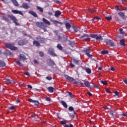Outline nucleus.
<instances>
[{
    "mask_svg": "<svg viewBox=\"0 0 127 127\" xmlns=\"http://www.w3.org/2000/svg\"><path fill=\"white\" fill-rule=\"evenodd\" d=\"M5 46L6 48H8L11 50H17V48L16 47H14L12 44L6 43L5 44Z\"/></svg>",
    "mask_w": 127,
    "mask_h": 127,
    "instance_id": "1",
    "label": "nucleus"
},
{
    "mask_svg": "<svg viewBox=\"0 0 127 127\" xmlns=\"http://www.w3.org/2000/svg\"><path fill=\"white\" fill-rule=\"evenodd\" d=\"M90 37L92 38H95L96 40H99V41H102L103 40V38L101 36H98L97 34H92L90 35Z\"/></svg>",
    "mask_w": 127,
    "mask_h": 127,
    "instance_id": "2",
    "label": "nucleus"
},
{
    "mask_svg": "<svg viewBox=\"0 0 127 127\" xmlns=\"http://www.w3.org/2000/svg\"><path fill=\"white\" fill-rule=\"evenodd\" d=\"M105 43L109 46H110L111 47H113V46H115V44L114 43V42L111 40L109 39H106L105 41Z\"/></svg>",
    "mask_w": 127,
    "mask_h": 127,
    "instance_id": "3",
    "label": "nucleus"
},
{
    "mask_svg": "<svg viewBox=\"0 0 127 127\" xmlns=\"http://www.w3.org/2000/svg\"><path fill=\"white\" fill-rule=\"evenodd\" d=\"M83 51L86 53V55L89 57V58H92V55H91L89 53L91 52V50H90V48H84L83 49Z\"/></svg>",
    "mask_w": 127,
    "mask_h": 127,
    "instance_id": "4",
    "label": "nucleus"
},
{
    "mask_svg": "<svg viewBox=\"0 0 127 127\" xmlns=\"http://www.w3.org/2000/svg\"><path fill=\"white\" fill-rule=\"evenodd\" d=\"M9 18H10V19H11V20H12L13 21V23H15L16 24V25H19V24H18V23H17V20L16 19V18H15V17H14V16L13 15H9L8 16Z\"/></svg>",
    "mask_w": 127,
    "mask_h": 127,
    "instance_id": "5",
    "label": "nucleus"
},
{
    "mask_svg": "<svg viewBox=\"0 0 127 127\" xmlns=\"http://www.w3.org/2000/svg\"><path fill=\"white\" fill-rule=\"evenodd\" d=\"M49 53L50 55H52V56H56V54L54 53V50H53V49H49Z\"/></svg>",
    "mask_w": 127,
    "mask_h": 127,
    "instance_id": "6",
    "label": "nucleus"
},
{
    "mask_svg": "<svg viewBox=\"0 0 127 127\" xmlns=\"http://www.w3.org/2000/svg\"><path fill=\"white\" fill-rule=\"evenodd\" d=\"M28 101L30 103H34L35 106H38V105H39V102H38V101L33 100L31 99H28Z\"/></svg>",
    "mask_w": 127,
    "mask_h": 127,
    "instance_id": "7",
    "label": "nucleus"
},
{
    "mask_svg": "<svg viewBox=\"0 0 127 127\" xmlns=\"http://www.w3.org/2000/svg\"><path fill=\"white\" fill-rule=\"evenodd\" d=\"M19 59H20V60L25 61L26 60V57L25 56V55L22 54H20L19 55Z\"/></svg>",
    "mask_w": 127,
    "mask_h": 127,
    "instance_id": "8",
    "label": "nucleus"
},
{
    "mask_svg": "<svg viewBox=\"0 0 127 127\" xmlns=\"http://www.w3.org/2000/svg\"><path fill=\"white\" fill-rule=\"evenodd\" d=\"M12 12H13V13H15V14H20V15H23L22 12L19 10H12Z\"/></svg>",
    "mask_w": 127,
    "mask_h": 127,
    "instance_id": "9",
    "label": "nucleus"
},
{
    "mask_svg": "<svg viewBox=\"0 0 127 127\" xmlns=\"http://www.w3.org/2000/svg\"><path fill=\"white\" fill-rule=\"evenodd\" d=\"M89 36L88 35L84 34L83 36L80 37V39H83L84 40H90L89 39Z\"/></svg>",
    "mask_w": 127,
    "mask_h": 127,
    "instance_id": "10",
    "label": "nucleus"
},
{
    "mask_svg": "<svg viewBox=\"0 0 127 127\" xmlns=\"http://www.w3.org/2000/svg\"><path fill=\"white\" fill-rule=\"evenodd\" d=\"M64 77L65 78V79H67V80H69V81H71V82H74V81H75V79H74V78L67 75H64Z\"/></svg>",
    "mask_w": 127,
    "mask_h": 127,
    "instance_id": "11",
    "label": "nucleus"
},
{
    "mask_svg": "<svg viewBox=\"0 0 127 127\" xmlns=\"http://www.w3.org/2000/svg\"><path fill=\"white\" fill-rule=\"evenodd\" d=\"M47 90L50 93H53L54 91H55V88L53 87H48Z\"/></svg>",
    "mask_w": 127,
    "mask_h": 127,
    "instance_id": "12",
    "label": "nucleus"
},
{
    "mask_svg": "<svg viewBox=\"0 0 127 127\" xmlns=\"http://www.w3.org/2000/svg\"><path fill=\"white\" fill-rule=\"evenodd\" d=\"M3 82L5 83V84L6 85H8V84H11V81L8 79H4Z\"/></svg>",
    "mask_w": 127,
    "mask_h": 127,
    "instance_id": "13",
    "label": "nucleus"
},
{
    "mask_svg": "<svg viewBox=\"0 0 127 127\" xmlns=\"http://www.w3.org/2000/svg\"><path fill=\"white\" fill-rule=\"evenodd\" d=\"M61 15V12L59 10L56 11L55 16L56 17H59Z\"/></svg>",
    "mask_w": 127,
    "mask_h": 127,
    "instance_id": "14",
    "label": "nucleus"
},
{
    "mask_svg": "<svg viewBox=\"0 0 127 127\" xmlns=\"http://www.w3.org/2000/svg\"><path fill=\"white\" fill-rule=\"evenodd\" d=\"M37 39L38 40V41H40V42H44V41H45V40L44 38H42L40 36L37 37Z\"/></svg>",
    "mask_w": 127,
    "mask_h": 127,
    "instance_id": "15",
    "label": "nucleus"
},
{
    "mask_svg": "<svg viewBox=\"0 0 127 127\" xmlns=\"http://www.w3.org/2000/svg\"><path fill=\"white\" fill-rule=\"evenodd\" d=\"M84 70H85V72L87 73V74H91V73L92 72V70H91V69H90V68L85 67L84 68Z\"/></svg>",
    "mask_w": 127,
    "mask_h": 127,
    "instance_id": "16",
    "label": "nucleus"
},
{
    "mask_svg": "<svg viewBox=\"0 0 127 127\" xmlns=\"http://www.w3.org/2000/svg\"><path fill=\"white\" fill-rule=\"evenodd\" d=\"M21 7H23L25 9H28L29 8V6L27 3H23Z\"/></svg>",
    "mask_w": 127,
    "mask_h": 127,
    "instance_id": "17",
    "label": "nucleus"
},
{
    "mask_svg": "<svg viewBox=\"0 0 127 127\" xmlns=\"http://www.w3.org/2000/svg\"><path fill=\"white\" fill-rule=\"evenodd\" d=\"M29 13H30V14H31L32 15H33V16H34V17H37V14H36V13L32 11H29Z\"/></svg>",
    "mask_w": 127,
    "mask_h": 127,
    "instance_id": "18",
    "label": "nucleus"
},
{
    "mask_svg": "<svg viewBox=\"0 0 127 127\" xmlns=\"http://www.w3.org/2000/svg\"><path fill=\"white\" fill-rule=\"evenodd\" d=\"M88 11H89L90 12H91V13H94L97 11V10H95L94 8H89Z\"/></svg>",
    "mask_w": 127,
    "mask_h": 127,
    "instance_id": "19",
    "label": "nucleus"
},
{
    "mask_svg": "<svg viewBox=\"0 0 127 127\" xmlns=\"http://www.w3.org/2000/svg\"><path fill=\"white\" fill-rule=\"evenodd\" d=\"M26 44V42H25L24 40H21L18 42L19 45H24V44Z\"/></svg>",
    "mask_w": 127,
    "mask_h": 127,
    "instance_id": "20",
    "label": "nucleus"
},
{
    "mask_svg": "<svg viewBox=\"0 0 127 127\" xmlns=\"http://www.w3.org/2000/svg\"><path fill=\"white\" fill-rule=\"evenodd\" d=\"M43 21L45 23H46V24H48V25H50V22L46 20V19L43 18Z\"/></svg>",
    "mask_w": 127,
    "mask_h": 127,
    "instance_id": "21",
    "label": "nucleus"
},
{
    "mask_svg": "<svg viewBox=\"0 0 127 127\" xmlns=\"http://www.w3.org/2000/svg\"><path fill=\"white\" fill-rule=\"evenodd\" d=\"M33 44L37 47L40 46V43H39V42H38L37 41H34L33 42Z\"/></svg>",
    "mask_w": 127,
    "mask_h": 127,
    "instance_id": "22",
    "label": "nucleus"
},
{
    "mask_svg": "<svg viewBox=\"0 0 127 127\" xmlns=\"http://www.w3.org/2000/svg\"><path fill=\"white\" fill-rule=\"evenodd\" d=\"M84 85L87 87V88H90V82L89 81H85L84 82Z\"/></svg>",
    "mask_w": 127,
    "mask_h": 127,
    "instance_id": "23",
    "label": "nucleus"
},
{
    "mask_svg": "<svg viewBox=\"0 0 127 127\" xmlns=\"http://www.w3.org/2000/svg\"><path fill=\"white\" fill-rule=\"evenodd\" d=\"M5 65V63L3 62L2 61L0 60V67H4Z\"/></svg>",
    "mask_w": 127,
    "mask_h": 127,
    "instance_id": "24",
    "label": "nucleus"
},
{
    "mask_svg": "<svg viewBox=\"0 0 127 127\" xmlns=\"http://www.w3.org/2000/svg\"><path fill=\"white\" fill-rule=\"evenodd\" d=\"M15 61L16 63L17 64V65H18L19 66H20L21 67H22V66H23V64H21L20 62H19V61L15 60Z\"/></svg>",
    "mask_w": 127,
    "mask_h": 127,
    "instance_id": "25",
    "label": "nucleus"
},
{
    "mask_svg": "<svg viewBox=\"0 0 127 127\" xmlns=\"http://www.w3.org/2000/svg\"><path fill=\"white\" fill-rule=\"evenodd\" d=\"M118 14L121 16V17L123 18L124 19H125V14L123 13V12H118Z\"/></svg>",
    "mask_w": 127,
    "mask_h": 127,
    "instance_id": "26",
    "label": "nucleus"
},
{
    "mask_svg": "<svg viewBox=\"0 0 127 127\" xmlns=\"http://www.w3.org/2000/svg\"><path fill=\"white\" fill-rule=\"evenodd\" d=\"M61 104L63 105V106H64V108H67V104L66 103V102L62 101H61Z\"/></svg>",
    "mask_w": 127,
    "mask_h": 127,
    "instance_id": "27",
    "label": "nucleus"
},
{
    "mask_svg": "<svg viewBox=\"0 0 127 127\" xmlns=\"http://www.w3.org/2000/svg\"><path fill=\"white\" fill-rule=\"evenodd\" d=\"M13 3L16 6H17L18 5V3H17V1H16V0H11Z\"/></svg>",
    "mask_w": 127,
    "mask_h": 127,
    "instance_id": "28",
    "label": "nucleus"
},
{
    "mask_svg": "<svg viewBox=\"0 0 127 127\" xmlns=\"http://www.w3.org/2000/svg\"><path fill=\"white\" fill-rule=\"evenodd\" d=\"M120 44L122 45V46H125V40H120Z\"/></svg>",
    "mask_w": 127,
    "mask_h": 127,
    "instance_id": "29",
    "label": "nucleus"
},
{
    "mask_svg": "<svg viewBox=\"0 0 127 127\" xmlns=\"http://www.w3.org/2000/svg\"><path fill=\"white\" fill-rule=\"evenodd\" d=\"M51 21L52 22H53V23H55V24H57L58 23H60L58 21H56L55 20H51Z\"/></svg>",
    "mask_w": 127,
    "mask_h": 127,
    "instance_id": "30",
    "label": "nucleus"
},
{
    "mask_svg": "<svg viewBox=\"0 0 127 127\" xmlns=\"http://www.w3.org/2000/svg\"><path fill=\"white\" fill-rule=\"evenodd\" d=\"M65 27L67 29H69L71 27V25L68 23H67L65 24Z\"/></svg>",
    "mask_w": 127,
    "mask_h": 127,
    "instance_id": "31",
    "label": "nucleus"
},
{
    "mask_svg": "<svg viewBox=\"0 0 127 127\" xmlns=\"http://www.w3.org/2000/svg\"><path fill=\"white\" fill-rule=\"evenodd\" d=\"M72 27L73 30L75 31V32H78V30L77 28H76L74 25H72Z\"/></svg>",
    "mask_w": 127,
    "mask_h": 127,
    "instance_id": "32",
    "label": "nucleus"
},
{
    "mask_svg": "<svg viewBox=\"0 0 127 127\" xmlns=\"http://www.w3.org/2000/svg\"><path fill=\"white\" fill-rule=\"evenodd\" d=\"M37 9L40 10V11H41V12H43V8H41V7H39V6H37Z\"/></svg>",
    "mask_w": 127,
    "mask_h": 127,
    "instance_id": "33",
    "label": "nucleus"
},
{
    "mask_svg": "<svg viewBox=\"0 0 127 127\" xmlns=\"http://www.w3.org/2000/svg\"><path fill=\"white\" fill-rule=\"evenodd\" d=\"M108 53L109 52L107 50L101 51L102 54H108Z\"/></svg>",
    "mask_w": 127,
    "mask_h": 127,
    "instance_id": "34",
    "label": "nucleus"
},
{
    "mask_svg": "<svg viewBox=\"0 0 127 127\" xmlns=\"http://www.w3.org/2000/svg\"><path fill=\"white\" fill-rule=\"evenodd\" d=\"M61 124L62 125H66V124H67V121L64 120V121H61Z\"/></svg>",
    "mask_w": 127,
    "mask_h": 127,
    "instance_id": "35",
    "label": "nucleus"
},
{
    "mask_svg": "<svg viewBox=\"0 0 127 127\" xmlns=\"http://www.w3.org/2000/svg\"><path fill=\"white\" fill-rule=\"evenodd\" d=\"M57 48H58V49H59L60 50H62V46H61V45L58 44V45H57Z\"/></svg>",
    "mask_w": 127,
    "mask_h": 127,
    "instance_id": "36",
    "label": "nucleus"
},
{
    "mask_svg": "<svg viewBox=\"0 0 127 127\" xmlns=\"http://www.w3.org/2000/svg\"><path fill=\"white\" fill-rule=\"evenodd\" d=\"M73 63H74V64H77V63H78V62H79V60H78L77 59H73Z\"/></svg>",
    "mask_w": 127,
    "mask_h": 127,
    "instance_id": "37",
    "label": "nucleus"
},
{
    "mask_svg": "<svg viewBox=\"0 0 127 127\" xmlns=\"http://www.w3.org/2000/svg\"><path fill=\"white\" fill-rule=\"evenodd\" d=\"M32 118H33V119H37V115H36V114H33L31 116Z\"/></svg>",
    "mask_w": 127,
    "mask_h": 127,
    "instance_id": "38",
    "label": "nucleus"
},
{
    "mask_svg": "<svg viewBox=\"0 0 127 127\" xmlns=\"http://www.w3.org/2000/svg\"><path fill=\"white\" fill-rule=\"evenodd\" d=\"M106 18L107 20H112V16L106 17Z\"/></svg>",
    "mask_w": 127,
    "mask_h": 127,
    "instance_id": "39",
    "label": "nucleus"
},
{
    "mask_svg": "<svg viewBox=\"0 0 127 127\" xmlns=\"http://www.w3.org/2000/svg\"><path fill=\"white\" fill-rule=\"evenodd\" d=\"M42 24V23H39V22H37L36 23V25L37 26H38V27H41V25Z\"/></svg>",
    "mask_w": 127,
    "mask_h": 127,
    "instance_id": "40",
    "label": "nucleus"
},
{
    "mask_svg": "<svg viewBox=\"0 0 127 127\" xmlns=\"http://www.w3.org/2000/svg\"><path fill=\"white\" fill-rule=\"evenodd\" d=\"M76 84H77L78 86H82V85H83V83H82V82L79 81L76 82Z\"/></svg>",
    "mask_w": 127,
    "mask_h": 127,
    "instance_id": "41",
    "label": "nucleus"
},
{
    "mask_svg": "<svg viewBox=\"0 0 127 127\" xmlns=\"http://www.w3.org/2000/svg\"><path fill=\"white\" fill-rule=\"evenodd\" d=\"M33 62L35 65H38V62L36 60H34Z\"/></svg>",
    "mask_w": 127,
    "mask_h": 127,
    "instance_id": "42",
    "label": "nucleus"
},
{
    "mask_svg": "<svg viewBox=\"0 0 127 127\" xmlns=\"http://www.w3.org/2000/svg\"><path fill=\"white\" fill-rule=\"evenodd\" d=\"M102 84H103V85H108V83H107L106 81H101Z\"/></svg>",
    "mask_w": 127,
    "mask_h": 127,
    "instance_id": "43",
    "label": "nucleus"
},
{
    "mask_svg": "<svg viewBox=\"0 0 127 127\" xmlns=\"http://www.w3.org/2000/svg\"><path fill=\"white\" fill-rule=\"evenodd\" d=\"M122 28H121L120 29V32L121 34H125V32H124Z\"/></svg>",
    "mask_w": 127,
    "mask_h": 127,
    "instance_id": "44",
    "label": "nucleus"
},
{
    "mask_svg": "<svg viewBox=\"0 0 127 127\" xmlns=\"http://www.w3.org/2000/svg\"><path fill=\"white\" fill-rule=\"evenodd\" d=\"M39 54H40V56L41 57H42L44 56V54L42 52H40Z\"/></svg>",
    "mask_w": 127,
    "mask_h": 127,
    "instance_id": "45",
    "label": "nucleus"
},
{
    "mask_svg": "<svg viewBox=\"0 0 127 127\" xmlns=\"http://www.w3.org/2000/svg\"><path fill=\"white\" fill-rule=\"evenodd\" d=\"M111 118H114V113L113 112H111L110 113Z\"/></svg>",
    "mask_w": 127,
    "mask_h": 127,
    "instance_id": "46",
    "label": "nucleus"
},
{
    "mask_svg": "<svg viewBox=\"0 0 127 127\" xmlns=\"http://www.w3.org/2000/svg\"><path fill=\"white\" fill-rule=\"evenodd\" d=\"M68 93L70 98H73V94H72V93L68 92Z\"/></svg>",
    "mask_w": 127,
    "mask_h": 127,
    "instance_id": "47",
    "label": "nucleus"
},
{
    "mask_svg": "<svg viewBox=\"0 0 127 127\" xmlns=\"http://www.w3.org/2000/svg\"><path fill=\"white\" fill-rule=\"evenodd\" d=\"M24 74H25V75H26V76H29V73L27 71H24Z\"/></svg>",
    "mask_w": 127,
    "mask_h": 127,
    "instance_id": "48",
    "label": "nucleus"
},
{
    "mask_svg": "<svg viewBox=\"0 0 127 127\" xmlns=\"http://www.w3.org/2000/svg\"><path fill=\"white\" fill-rule=\"evenodd\" d=\"M68 110L69 111H74V108L72 107H69V108H68Z\"/></svg>",
    "mask_w": 127,
    "mask_h": 127,
    "instance_id": "49",
    "label": "nucleus"
},
{
    "mask_svg": "<svg viewBox=\"0 0 127 127\" xmlns=\"http://www.w3.org/2000/svg\"><path fill=\"white\" fill-rule=\"evenodd\" d=\"M114 93L115 94V95L116 96H119L120 95V92H118V91H115L114 92Z\"/></svg>",
    "mask_w": 127,
    "mask_h": 127,
    "instance_id": "50",
    "label": "nucleus"
},
{
    "mask_svg": "<svg viewBox=\"0 0 127 127\" xmlns=\"http://www.w3.org/2000/svg\"><path fill=\"white\" fill-rule=\"evenodd\" d=\"M9 110H14L15 109V107L14 106H12L11 107L9 108Z\"/></svg>",
    "mask_w": 127,
    "mask_h": 127,
    "instance_id": "51",
    "label": "nucleus"
},
{
    "mask_svg": "<svg viewBox=\"0 0 127 127\" xmlns=\"http://www.w3.org/2000/svg\"><path fill=\"white\" fill-rule=\"evenodd\" d=\"M46 101H48V102H50L51 101V99H50V98L49 97H47L46 99Z\"/></svg>",
    "mask_w": 127,
    "mask_h": 127,
    "instance_id": "52",
    "label": "nucleus"
},
{
    "mask_svg": "<svg viewBox=\"0 0 127 127\" xmlns=\"http://www.w3.org/2000/svg\"><path fill=\"white\" fill-rule=\"evenodd\" d=\"M115 9L116 10H120V8H119V7L118 6H115Z\"/></svg>",
    "mask_w": 127,
    "mask_h": 127,
    "instance_id": "53",
    "label": "nucleus"
},
{
    "mask_svg": "<svg viewBox=\"0 0 127 127\" xmlns=\"http://www.w3.org/2000/svg\"><path fill=\"white\" fill-rule=\"evenodd\" d=\"M94 88H96V89H99V86L97 85L96 84H94Z\"/></svg>",
    "mask_w": 127,
    "mask_h": 127,
    "instance_id": "54",
    "label": "nucleus"
},
{
    "mask_svg": "<svg viewBox=\"0 0 127 127\" xmlns=\"http://www.w3.org/2000/svg\"><path fill=\"white\" fill-rule=\"evenodd\" d=\"M46 79H47V80H52V78H51V77H50L47 76V77H46Z\"/></svg>",
    "mask_w": 127,
    "mask_h": 127,
    "instance_id": "55",
    "label": "nucleus"
},
{
    "mask_svg": "<svg viewBox=\"0 0 127 127\" xmlns=\"http://www.w3.org/2000/svg\"><path fill=\"white\" fill-rule=\"evenodd\" d=\"M27 87L28 88H29V89H32V86H31V85H28Z\"/></svg>",
    "mask_w": 127,
    "mask_h": 127,
    "instance_id": "56",
    "label": "nucleus"
},
{
    "mask_svg": "<svg viewBox=\"0 0 127 127\" xmlns=\"http://www.w3.org/2000/svg\"><path fill=\"white\" fill-rule=\"evenodd\" d=\"M106 91L107 93H111V91H110V89H109L108 88H107L106 89Z\"/></svg>",
    "mask_w": 127,
    "mask_h": 127,
    "instance_id": "57",
    "label": "nucleus"
},
{
    "mask_svg": "<svg viewBox=\"0 0 127 127\" xmlns=\"http://www.w3.org/2000/svg\"><path fill=\"white\" fill-rule=\"evenodd\" d=\"M111 71H115V67H114L113 66H111Z\"/></svg>",
    "mask_w": 127,
    "mask_h": 127,
    "instance_id": "58",
    "label": "nucleus"
},
{
    "mask_svg": "<svg viewBox=\"0 0 127 127\" xmlns=\"http://www.w3.org/2000/svg\"><path fill=\"white\" fill-rule=\"evenodd\" d=\"M67 126H68V127H73V125L70 124H68Z\"/></svg>",
    "mask_w": 127,
    "mask_h": 127,
    "instance_id": "59",
    "label": "nucleus"
},
{
    "mask_svg": "<svg viewBox=\"0 0 127 127\" xmlns=\"http://www.w3.org/2000/svg\"><path fill=\"white\" fill-rule=\"evenodd\" d=\"M70 66H71V67H75V65H74V64H73L72 63H71L70 64Z\"/></svg>",
    "mask_w": 127,
    "mask_h": 127,
    "instance_id": "60",
    "label": "nucleus"
},
{
    "mask_svg": "<svg viewBox=\"0 0 127 127\" xmlns=\"http://www.w3.org/2000/svg\"><path fill=\"white\" fill-rule=\"evenodd\" d=\"M95 19H101V18H100V17H98V16H96V17H95Z\"/></svg>",
    "mask_w": 127,
    "mask_h": 127,
    "instance_id": "61",
    "label": "nucleus"
},
{
    "mask_svg": "<svg viewBox=\"0 0 127 127\" xmlns=\"http://www.w3.org/2000/svg\"><path fill=\"white\" fill-rule=\"evenodd\" d=\"M123 116H124V117H127V114L124 113L123 114Z\"/></svg>",
    "mask_w": 127,
    "mask_h": 127,
    "instance_id": "62",
    "label": "nucleus"
},
{
    "mask_svg": "<svg viewBox=\"0 0 127 127\" xmlns=\"http://www.w3.org/2000/svg\"><path fill=\"white\" fill-rule=\"evenodd\" d=\"M88 95H89V96H92V93L90 92H88Z\"/></svg>",
    "mask_w": 127,
    "mask_h": 127,
    "instance_id": "63",
    "label": "nucleus"
},
{
    "mask_svg": "<svg viewBox=\"0 0 127 127\" xmlns=\"http://www.w3.org/2000/svg\"><path fill=\"white\" fill-rule=\"evenodd\" d=\"M103 69V67L102 66H100L98 68V70H102Z\"/></svg>",
    "mask_w": 127,
    "mask_h": 127,
    "instance_id": "64",
    "label": "nucleus"
}]
</instances>
